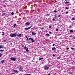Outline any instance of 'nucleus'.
Here are the masks:
<instances>
[{
  "label": "nucleus",
  "mask_w": 75,
  "mask_h": 75,
  "mask_svg": "<svg viewBox=\"0 0 75 75\" xmlns=\"http://www.w3.org/2000/svg\"><path fill=\"white\" fill-rule=\"evenodd\" d=\"M51 28V26H50L49 28Z\"/></svg>",
  "instance_id": "43"
},
{
  "label": "nucleus",
  "mask_w": 75,
  "mask_h": 75,
  "mask_svg": "<svg viewBox=\"0 0 75 75\" xmlns=\"http://www.w3.org/2000/svg\"><path fill=\"white\" fill-rule=\"evenodd\" d=\"M16 58H14V57H11L10 58L11 60L13 61H15L16 60Z\"/></svg>",
  "instance_id": "3"
},
{
  "label": "nucleus",
  "mask_w": 75,
  "mask_h": 75,
  "mask_svg": "<svg viewBox=\"0 0 75 75\" xmlns=\"http://www.w3.org/2000/svg\"><path fill=\"white\" fill-rule=\"evenodd\" d=\"M56 50V48L55 47L52 48V51H54V50Z\"/></svg>",
  "instance_id": "8"
},
{
  "label": "nucleus",
  "mask_w": 75,
  "mask_h": 75,
  "mask_svg": "<svg viewBox=\"0 0 75 75\" xmlns=\"http://www.w3.org/2000/svg\"><path fill=\"white\" fill-rule=\"evenodd\" d=\"M47 16H49V14L48 13L47 14Z\"/></svg>",
  "instance_id": "39"
},
{
  "label": "nucleus",
  "mask_w": 75,
  "mask_h": 75,
  "mask_svg": "<svg viewBox=\"0 0 75 75\" xmlns=\"http://www.w3.org/2000/svg\"><path fill=\"white\" fill-rule=\"evenodd\" d=\"M60 16H61V15H59L58 16V17H60Z\"/></svg>",
  "instance_id": "42"
},
{
  "label": "nucleus",
  "mask_w": 75,
  "mask_h": 75,
  "mask_svg": "<svg viewBox=\"0 0 75 75\" xmlns=\"http://www.w3.org/2000/svg\"><path fill=\"white\" fill-rule=\"evenodd\" d=\"M70 32V33H73V30H71Z\"/></svg>",
  "instance_id": "20"
},
{
  "label": "nucleus",
  "mask_w": 75,
  "mask_h": 75,
  "mask_svg": "<svg viewBox=\"0 0 75 75\" xmlns=\"http://www.w3.org/2000/svg\"><path fill=\"white\" fill-rule=\"evenodd\" d=\"M4 51V50H0V52H3V51Z\"/></svg>",
  "instance_id": "25"
},
{
  "label": "nucleus",
  "mask_w": 75,
  "mask_h": 75,
  "mask_svg": "<svg viewBox=\"0 0 75 75\" xmlns=\"http://www.w3.org/2000/svg\"><path fill=\"white\" fill-rule=\"evenodd\" d=\"M67 50H69V47H67Z\"/></svg>",
  "instance_id": "34"
},
{
  "label": "nucleus",
  "mask_w": 75,
  "mask_h": 75,
  "mask_svg": "<svg viewBox=\"0 0 75 75\" xmlns=\"http://www.w3.org/2000/svg\"><path fill=\"white\" fill-rule=\"evenodd\" d=\"M4 48V47H3V46L2 45H1L0 46V48Z\"/></svg>",
  "instance_id": "13"
},
{
  "label": "nucleus",
  "mask_w": 75,
  "mask_h": 75,
  "mask_svg": "<svg viewBox=\"0 0 75 75\" xmlns=\"http://www.w3.org/2000/svg\"><path fill=\"white\" fill-rule=\"evenodd\" d=\"M28 39H28V38H27V40H28Z\"/></svg>",
  "instance_id": "44"
},
{
  "label": "nucleus",
  "mask_w": 75,
  "mask_h": 75,
  "mask_svg": "<svg viewBox=\"0 0 75 75\" xmlns=\"http://www.w3.org/2000/svg\"><path fill=\"white\" fill-rule=\"evenodd\" d=\"M5 14H6V13H3V15H5Z\"/></svg>",
  "instance_id": "27"
},
{
  "label": "nucleus",
  "mask_w": 75,
  "mask_h": 75,
  "mask_svg": "<svg viewBox=\"0 0 75 75\" xmlns=\"http://www.w3.org/2000/svg\"><path fill=\"white\" fill-rule=\"evenodd\" d=\"M66 10H68V9H69V8L67 7L66 8Z\"/></svg>",
  "instance_id": "22"
},
{
  "label": "nucleus",
  "mask_w": 75,
  "mask_h": 75,
  "mask_svg": "<svg viewBox=\"0 0 75 75\" xmlns=\"http://www.w3.org/2000/svg\"><path fill=\"white\" fill-rule=\"evenodd\" d=\"M70 3V2L69 1H68V2L66 1L65 2V4H67V3Z\"/></svg>",
  "instance_id": "15"
},
{
  "label": "nucleus",
  "mask_w": 75,
  "mask_h": 75,
  "mask_svg": "<svg viewBox=\"0 0 75 75\" xmlns=\"http://www.w3.org/2000/svg\"><path fill=\"white\" fill-rule=\"evenodd\" d=\"M2 33V35H4V32H3Z\"/></svg>",
  "instance_id": "18"
},
{
  "label": "nucleus",
  "mask_w": 75,
  "mask_h": 75,
  "mask_svg": "<svg viewBox=\"0 0 75 75\" xmlns=\"http://www.w3.org/2000/svg\"><path fill=\"white\" fill-rule=\"evenodd\" d=\"M33 27L32 26H30V27H29L28 28H25L24 30H30L31 28Z\"/></svg>",
  "instance_id": "5"
},
{
  "label": "nucleus",
  "mask_w": 75,
  "mask_h": 75,
  "mask_svg": "<svg viewBox=\"0 0 75 75\" xmlns=\"http://www.w3.org/2000/svg\"><path fill=\"white\" fill-rule=\"evenodd\" d=\"M26 25H30V23H29L28 22H27L26 23Z\"/></svg>",
  "instance_id": "6"
},
{
  "label": "nucleus",
  "mask_w": 75,
  "mask_h": 75,
  "mask_svg": "<svg viewBox=\"0 0 75 75\" xmlns=\"http://www.w3.org/2000/svg\"><path fill=\"white\" fill-rule=\"evenodd\" d=\"M5 61L4 60H2L1 61V62H0L1 63H2V64H4V62Z\"/></svg>",
  "instance_id": "7"
},
{
  "label": "nucleus",
  "mask_w": 75,
  "mask_h": 75,
  "mask_svg": "<svg viewBox=\"0 0 75 75\" xmlns=\"http://www.w3.org/2000/svg\"><path fill=\"white\" fill-rule=\"evenodd\" d=\"M49 67L47 66H45L44 67L45 70H48L49 69Z\"/></svg>",
  "instance_id": "4"
},
{
  "label": "nucleus",
  "mask_w": 75,
  "mask_h": 75,
  "mask_svg": "<svg viewBox=\"0 0 75 75\" xmlns=\"http://www.w3.org/2000/svg\"><path fill=\"white\" fill-rule=\"evenodd\" d=\"M5 0V1H7V0Z\"/></svg>",
  "instance_id": "49"
},
{
  "label": "nucleus",
  "mask_w": 75,
  "mask_h": 75,
  "mask_svg": "<svg viewBox=\"0 0 75 75\" xmlns=\"http://www.w3.org/2000/svg\"><path fill=\"white\" fill-rule=\"evenodd\" d=\"M44 59V58H39V61H40V60H41V59Z\"/></svg>",
  "instance_id": "14"
},
{
  "label": "nucleus",
  "mask_w": 75,
  "mask_h": 75,
  "mask_svg": "<svg viewBox=\"0 0 75 75\" xmlns=\"http://www.w3.org/2000/svg\"><path fill=\"white\" fill-rule=\"evenodd\" d=\"M52 56H53V57H55V55L54 54H53Z\"/></svg>",
  "instance_id": "35"
},
{
  "label": "nucleus",
  "mask_w": 75,
  "mask_h": 75,
  "mask_svg": "<svg viewBox=\"0 0 75 75\" xmlns=\"http://www.w3.org/2000/svg\"><path fill=\"white\" fill-rule=\"evenodd\" d=\"M13 72H17V73H18V72L17 70H13Z\"/></svg>",
  "instance_id": "10"
},
{
  "label": "nucleus",
  "mask_w": 75,
  "mask_h": 75,
  "mask_svg": "<svg viewBox=\"0 0 75 75\" xmlns=\"http://www.w3.org/2000/svg\"><path fill=\"white\" fill-rule=\"evenodd\" d=\"M31 38H29V39H28V40H31Z\"/></svg>",
  "instance_id": "28"
},
{
  "label": "nucleus",
  "mask_w": 75,
  "mask_h": 75,
  "mask_svg": "<svg viewBox=\"0 0 75 75\" xmlns=\"http://www.w3.org/2000/svg\"><path fill=\"white\" fill-rule=\"evenodd\" d=\"M18 68L20 71H21V72H23V68H22V67H21V66H19L18 67Z\"/></svg>",
  "instance_id": "2"
},
{
  "label": "nucleus",
  "mask_w": 75,
  "mask_h": 75,
  "mask_svg": "<svg viewBox=\"0 0 75 75\" xmlns=\"http://www.w3.org/2000/svg\"><path fill=\"white\" fill-rule=\"evenodd\" d=\"M2 56V54L1 53H0V57H1Z\"/></svg>",
  "instance_id": "24"
},
{
  "label": "nucleus",
  "mask_w": 75,
  "mask_h": 75,
  "mask_svg": "<svg viewBox=\"0 0 75 75\" xmlns=\"http://www.w3.org/2000/svg\"><path fill=\"white\" fill-rule=\"evenodd\" d=\"M58 59H60V57H58Z\"/></svg>",
  "instance_id": "41"
},
{
  "label": "nucleus",
  "mask_w": 75,
  "mask_h": 75,
  "mask_svg": "<svg viewBox=\"0 0 75 75\" xmlns=\"http://www.w3.org/2000/svg\"><path fill=\"white\" fill-rule=\"evenodd\" d=\"M26 48H27V47H26V46H25L24 47V49H25H25H26Z\"/></svg>",
  "instance_id": "26"
},
{
  "label": "nucleus",
  "mask_w": 75,
  "mask_h": 75,
  "mask_svg": "<svg viewBox=\"0 0 75 75\" xmlns=\"http://www.w3.org/2000/svg\"><path fill=\"white\" fill-rule=\"evenodd\" d=\"M12 74H15L14 73H12Z\"/></svg>",
  "instance_id": "46"
},
{
  "label": "nucleus",
  "mask_w": 75,
  "mask_h": 75,
  "mask_svg": "<svg viewBox=\"0 0 75 75\" xmlns=\"http://www.w3.org/2000/svg\"><path fill=\"white\" fill-rule=\"evenodd\" d=\"M22 47H24V45H22Z\"/></svg>",
  "instance_id": "36"
},
{
  "label": "nucleus",
  "mask_w": 75,
  "mask_h": 75,
  "mask_svg": "<svg viewBox=\"0 0 75 75\" xmlns=\"http://www.w3.org/2000/svg\"><path fill=\"white\" fill-rule=\"evenodd\" d=\"M11 14L12 15H14V13L12 12L11 13Z\"/></svg>",
  "instance_id": "21"
},
{
  "label": "nucleus",
  "mask_w": 75,
  "mask_h": 75,
  "mask_svg": "<svg viewBox=\"0 0 75 75\" xmlns=\"http://www.w3.org/2000/svg\"><path fill=\"white\" fill-rule=\"evenodd\" d=\"M41 30H44V28H41Z\"/></svg>",
  "instance_id": "37"
},
{
  "label": "nucleus",
  "mask_w": 75,
  "mask_h": 75,
  "mask_svg": "<svg viewBox=\"0 0 75 75\" xmlns=\"http://www.w3.org/2000/svg\"><path fill=\"white\" fill-rule=\"evenodd\" d=\"M68 11H67L66 13V14H68Z\"/></svg>",
  "instance_id": "30"
},
{
  "label": "nucleus",
  "mask_w": 75,
  "mask_h": 75,
  "mask_svg": "<svg viewBox=\"0 0 75 75\" xmlns=\"http://www.w3.org/2000/svg\"><path fill=\"white\" fill-rule=\"evenodd\" d=\"M57 11H55V10L54 11V13H57Z\"/></svg>",
  "instance_id": "31"
},
{
  "label": "nucleus",
  "mask_w": 75,
  "mask_h": 75,
  "mask_svg": "<svg viewBox=\"0 0 75 75\" xmlns=\"http://www.w3.org/2000/svg\"><path fill=\"white\" fill-rule=\"evenodd\" d=\"M26 52H28L29 51V50H28V48H26Z\"/></svg>",
  "instance_id": "11"
},
{
  "label": "nucleus",
  "mask_w": 75,
  "mask_h": 75,
  "mask_svg": "<svg viewBox=\"0 0 75 75\" xmlns=\"http://www.w3.org/2000/svg\"><path fill=\"white\" fill-rule=\"evenodd\" d=\"M46 35L49 37V36H50V35H49V34H46Z\"/></svg>",
  "instance_id": "23"
},
{
  "label": "nucleus",
  "mask_w": 75,
  "mask_h": 75,
  "mask_svg": "<svg viewBox=\"0 0 75 75\" xmlns=\"http://www.w3.org/2000/svg\"><path fill=\"white\" fill-rule=\"evenodd\" d=\"M53 20L54 21V20H55V19L54 18H53Z\"/></svg>",
  "instance_id": "38"
},
{
  "label": "nucleus",
  "mask_w": 75,
  "mask_h": 75,
  "mask_svg": "<svg viewBox=\"0 0 75 75\" xmlns=\"http://www.w3.org/2000/svg\"><path fill=\"white\" fill-rule=\"evenodd\" d=\"M56 31H58V29H56Z\"/></svg>",
  "instance_id": "33"
},
{
  "label": "nucleus",
  "mask_w": 75,
  "mask_h": 75,
  "mask_svg": "<svg viewBox=\"0 0 75 75\" xmlns=\"http://www.w3.org/2000/svg\"><path fill=\"white\" fill-rule=\"evenodd\" d=\"M0 57H1L0 56Z\"/></svg>",
  "instance_id": "50"
},
{
  "label": "nucleus",
  "mask_w": 75,
  "mask_h": 75,
  "mask_svg": "<svg viewBox=\"0 0 75 75\" xmlns=\"http://www.w3.org/2000/svg\"><path fill=\"white\" fill-rule=\"evenodd\" d=\"M32 34L33 35H36V33H34L33 32H32Z\"/></svg>",
  "instance_id": "9"
},
{
  "label": "nucleus",
  "mask_w": 75,
  "mask_h": 75,
  "mask_svg": "<svg viewBox=\"0 0 75 75\" xmlns=\"http://www.w3.org/2000/svg\"><path fill=\"white\" fill-rule=\"evenodd\" d=\"M55 45V44H53V46H54V45Z\"/></svg>",
  "instance_id": "40"
},
{
  "label": "nucleus",
  "mask_w": 75,
  "mask_h": 75,
  "mask_svg": "<svg viewBox=\"0 0 75 75\" xmlns=\"http://www.w3.org/2000/svg\"><path fill=\"white\" fill-rule=\"evenodd\" d=\"M5 4H7V3H6Z\"/></svg>",
  "instance_id": "48"
},
{
  "label": "nucleus",
  "mask_w": 75,
  "mask_h": 75,
  "mask_svg": "<svg viewBox=\"0 0 75 75\" xmlns=\"http://www.w3.org/2000/svg\"><path fill=\"white\" fill-rule=\"evenodd\" d=\"M17 25L16 24H14V27H13V28H15L16 26Z\"/></svg>",
  "instance_id": "16"
},
{
  "label": "nucleus",
  "mask_w": 75,
  "mask_h": 75,
  "mask_svg": "<svg viewBox=\"0 0 75 75\" xmlns=\"http://www.w3.org/2000/svg\"><path fill=\"white\" fill-rule=\"evenodd\" d=\"M26 38H28V37L27 36L26 37Z\"/></svg>",
  "instance_id": "47"
},
{
  "label": "nucleus",
  "mask_w": 75,
  "mask_h": 75,
  "mask_svg": "<svg viewBox=\"0 0 75 75\" xmlns=\"http://www.w3.org/2000/svg\"><path fill=\"white\" fill-rule=\"evenodd\" d=\"M17 36L18 37H21V34H20L18 35H17V34L16 33H13V34H11L10 35V37H16V36Z\"/></svg>",
  "instance_id": "1"
},
{
  "label": "nucleus",
  "mask_w": 75,
  "mask_h": 75,
  "mask_svg": "<svg viewBox=\"0 0 75 75\" xmlns=\"http://www.w3.org/2000/svg\"><path fill=\"white\" fill-rule=\"evenodd\" d=\"M24 75H31V74H25Z\"/></svg>",
  "instance_id": "17"
},
{
  "label": "nucleus",
  "mask_w": 75,
  "mask_h": 75,
  "mask_svg": "<svg viewBox=\"0 0 75 75\" xmlns=\"http://www.w3.org/2000/svg\"><path fill=\"white\" fill-rule=\"evenodd\" d=\"M49 33L50 34H52V33H51V32H50Z\"/></svg>",
  "instance_id": "32"
},
{
  "label": "nucleus",
  "mask_w": 75,
  "mask_h": 75,
  "mask_svg": "<svg viewBox=\"0 0 75 75\" xmlns=\"http://www.w3.org/2000/svg\"><path fill=\"white\" fill-rule=\"evenodd\" d=\"M74 47H71V50H73V49H74Z\"/></svg>",
  "instance_id": "29"
},
{
  "label": "nucleus",
  "mask_w": 75,
  "mask_h": 75,
  "mask_svg": "<svg viewBox=\"0 0 75 75\" xmlns=\"http://www.w3.org/2000/svg\"><path fill=\"white\" fill-rule=\"evenodd\" d=\"M31 40L32 42H34V40H33V38H31Z\"/></svg>",
  "instance_id": "12"
},
{
  "label": "nucleus",
  "mask_w": 75,
  "mask_h": 75,
  "mask_svg": "<svg viewBox=\"0 0 75 75\" xmlns=\"http://www.w3.org/2000/svg\"><path fill=\"white\" fill-rule=\"evenodd\" d=\"M33 62H34V61H33Z\"/></svg>",
  "instance_id": "45"
},
{
  "label": "nucleus",
  "mask_w": 75,
  "mask_h": 75,
  "mask_svg": "<svg viewBox=\"0 0 75 75\" xmlns=\"http://www.w3.org/2000/svg\"><path fill=\"white\" fill-rule=\"evenodd\" d=\"M4 42H6V41H7V40H4Z\"/></svg>",
  "instance_id": "19"
}]
</instances>
